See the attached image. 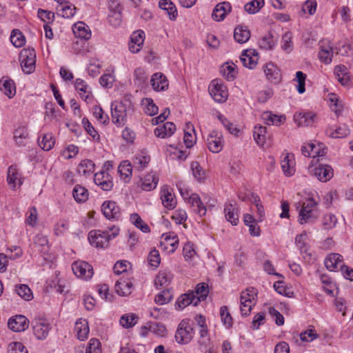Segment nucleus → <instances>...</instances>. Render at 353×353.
Wrapping results in <instances>:
<instances>
[{"label":"nucleus","mask_w":353,"mask_h":353,"mask_svg":"<svg viewBox=\"0 0 353 353\" xmlns=\"http://www.w3.org/2000/svg\"><path fill=\"white\" fill-rule=\"evenodd\" d=\"M73 32L76 37L84 40H88L91 37V31L89 30L88 26L82 21H79L74 24Z\"/></svg>","instance_id":"nucleus-28"},{"label":"nucleus","mask_w":353,"mask_h":353,"mask_svg":"<svg viewBox=\"0 0 353 353\" xmlns=\"http://www.w3.org/2000/svg\"><path fill=\"white\" fill-rule=\"evenodd\" d=\"M195 292L199 297H196L194 305H196L201 300H204L208 296L209 293L208 284L205 283H199L196 287Z\"/></svg>","instance_id":"nucleus-45"},{"label":"nucleus","mask_w":353,"mask_h":353,"mask_svg":"<svg viewBox=\"0 0 353 353\" xmlns=\"http://www.w3.org/2000/svg\"><path fill=\"white\" fill-rule=\"evenodd\" d=\"M342 262V256L339 254L332 253L325 260V265L330 271H334L337 265Z\"/></svg>","instance_id":"nucleus-35"},{"label":"nucleus","mask_w":353,"mask_h":353,"mask_svg":"<svg viewBox=\"0 0 353 353\" xmlns=\"http://www.w3.org/2000/svg\"><path fill=\"white\" fill-rule=\"evenodd\" d=\"M111 234L108 231L92 230L88 234V240L90 244L96 248H104L109 245V241L112 238H115L119 232V229L115 226L110 228Z\"/></svg>","instance_id":"nucleus-2"},{"label":"nucleus","mask_w":353,"mask_h":353,"mask_svg":"<svg viewBox=\"0 0 353 353\" xmlns=\"http://www.w3.org/2000/svg\"><path fill=\"white\" fill-rule=\"evenodd\" d=\"M206 141L209 150L214 153L219 152L223 148V142L221 137L218 136V133L215 131H213L209 135Z\"/></svg>","instance_id":"nucleus-21"},{"label":"nucleus","mask_w":353,"mask_h":353,"mask_svg":"<svg viewBox=\"0 0 353 353\" xmlns=\"http://www.w3.org/2000/svg\"><path fill=\"white\" fill-rule=\"evenodd\" d=\"M158 181L159 179L154 174L149 173L142 180L140 186L143 190L150 191L157 187Z\"/></svg>","instance_id":"nucleus-29"},{"label":"nucleus","mask_w":353,"mask_h":353,"mask_svg":"<svg viewBox=\"0 0 353 353\" xmlns=\"http://www.w3.org/2000/svg\"><path fill=\"white\" fill-rule=\"evenodd\" d=\"M292 34L290 32H285L282 37L281 48L288 53L290 52L293 49L292 43Z\"/></svg>","instance_id":"nucleus-56"},{"label":"nucleus","mask_w":353,"mask_h":353,"mask_svg":"<svg viewBox=\"0 0 353 353\" xmlns=\"http://www.w3.org/2000/svg\"><path fill=\"white\" fill-rule=\"evenodd\" d=\"M176 130V126L172 122H167L154 130V134L159 138L165 139L171 137Z\"/></svg>","instance_id":"nucleus-22"},{"label":"nucleus","mask_w":353,"mask_h":353,"mask_svg":"<svg viewBox=\"0 0 353 353\" xmlns=\"http://www.w3.org/2000/svg\"><path fill=\"white\" fill-rule=\"evenodd\" d=\"M132 283L130 279H120L115 284V291L120 296H128L131 294Z\"/></svg>","instance_id":"nucleus-24"},{"label":"nucleus","mask_w":353,"mask_h":353,"mask_svg":"<svg viewBox=\"0 0 353 353\" xmlns=\"http://www.w3.org/2000/svg\"><path fill=\"white\" fill-rule=\"evenodd\" d=\"M209 92L213 99L216 102L223 103L228 99V92L225 86L219 83L216 80H214L211 82Z\"/></svg>","instance_id":"nucleus-8"},{"label":"nucleus","mask_w":353,"mask_h":353,"mask_svg":"<svg viewBox=\"0 0 353 353\" xmlns=\"http://www.w3.org/2000/svg\"><path fill=\"white\" fill-rule=\"evenodd\" d=\"M281 168L286 176H292L294 173V161L293 156L291 157L290 154H287L286 156L281 161Z\"/></svg>","instance_id":"nucleus-37"},{"label":"nucleus","mask_w":353,"mask_h":353,"mask_svg":"<svg viewBox=\"0 0 353 353\" xmlns=\"http://www.w3.org/2000/svg\"><path fill=\"white\" fill-rule=\"evenodd\" d=\"M264 72L270 81L274 83H278L281 81V71L274 63H267L264 67Z\"/></svg>","instance_id":"nucleus-20"},{"label":"nucleus","mask_w":353,"mask_h":353,"mask_svg":"<svg viewBox=\"0 0 353 353\" xmlns=\"http://www.w3.org/2000/svg\"><path fill=\"white\" fill-rule=\"evenodd\" d=\"M232 10V6L228 1L218 3L213 10L212 17L216 21H223Z\"/></svg>","instance_id":"nucleus-14"},{"label":"nucleus","mask_w":353,"mask_h":353,"mask_svg":"<svg viewBox=\"0 0 353 353\" xmlns=\"http://www.w3.org/2000/svg\"><path fill=\"white\" fill-rule=\"evenodd\" d=\"M32 325L34 334L39 340L45 339L51 329L50 324L43 319H34Z\"/></svg>","instance_id":"nucleus-9"},{"label":"nucleus","mask_w":353,"mask_h":353,"mask_svg":"<svg viewBox=\"0 0 353 353\" xmlns=\"http://www.w3.org/2000/svg\"><path fill=\"white\" fill-rule=\"evenodd\" d=\"M195 301L196 296L194 295L193 292L182 294L179 297L176 303V308L183 309L190 304L194 305Z\"/></svg>","instance_id":"nucleus-36"},{"label":"nucleus","mask_w":353,"mask_h":353,"mask_svg":"<svg viewBox=\"0 0 353 353\" xmlns=\"http://www.w3.org/2000/svg\"><path fill=\"white\" fill-rule=\"evenodd\" d=\"M22 70L30 74L35 70L36 53L33 48L23 49L19 54Z\"/></svg>","instance_id":"nucleus-5"},{"label":"nucleus","mask_w":353,"mask_h":353,"mask_svg":"<svg viewBox=\"0 0 353 353\" xmlns=\"http://www.w3.org/2000/svg\"><path fill=\"white\" fill-rule=\"evenodd\" d=\"M194 133V125L191 123H187L185 125V128L184 129V137L183 141L188 148H192L195 143L196 138L191 133Z\"/></svg>","instance_id":"nucleus-33"},{"label":"nucleus","mask_w":353,"mask_h":353,"mask_svg":"<svg viewBox=\"0 0 353 353\" xmlns=\"http://www.w3.org/2000/svg\"><path fill=\"white\" fill-rule=\"evenodd\" d=\"M151 84L154 90H164L168 87V81L161 73H155L151 78Z\"/></svg>","instance_id":"nucleus-26"},{"label":"nucleus","mask_w":353,"mask_h":353,"mask_svg":"<svg viewBox=\"0 0 353 353\" xmlns=\"http://www.w3.org/2000/svg\"><path fill=\"white\" fill-rule=\"evenodd\" d=\"M264 6V0H253L244 6L245 10L249 14H255Z\"/></svg>","instance_id":"nucleus-49"},{"label":"nucleus","mask_w":353,"mask_h":353,"mask_svg":"<svg viewBox=\"0 0 353 353\" xmlns=\"http://www.w3.org/2000/svg\"><path fill=\"white\" fill-rule=\"evenodd\" d=\"M275 43L276 41L274 40L273 35L271 33H268L261 38L259 42V45L261 49L270 50L273 49L275 46Z\"/></svg>","instance_id":"nucleus-44"},{"label":"nucleus","mask_w":353,"mask_h":353,"mask_svg":"<svg viewBox=\"0 0 353 353\" xmlns=\"http://www.w3.org/2000/svg\"><path fill=\"white\" fill-rule=\"evenodd\" d=\"M172 296L170 290L166 289L155 296L154 301L157 304L164 305L169 303L172 299Z\"/></svg>","instance_id":"nucleus-51"},{"label":"nucleus","mask_w":353,"mask_h":353,"mask_svg":"<svg viewBox=\"0 0 353 353\" xmlns=\"http://www.w3.org/2000/svg\"><path fill=\"white\" fill-rule=\"evenodd\" d=\"M159 6L167 12L171 20H175L177 17V10L174 4L170 0H160Z\"/></svg>","instance_id":"nucleus-32"},{"label":"nucleus","mask_w":353,"mask_h":353,"mask_svg":"<svg viewBox=\"0 0 353 353\" xmlns=\"http://www.w3.org/2000/svg\"><path fill=\"white\" fill-rule=\"evenodd\" d=\"M133 110L130 96L124 97L119 102L111 105L112 121L117 127L123 126L127 121L128 113Z\"/></svg>","instance_id":"nucleus-1"},{"label":"nucleus","mask_w":353,"mask_h":353,"mask_svg":"<svg viewBox=\"0 0 353 353\" xmlns=\"http://www.w3.org/2000/svg\"><path fill=\"white\" fill-rule=\"evenodd\" d=\"M10 41L17 48H21L25 44V37L19 30H13L10 35Z\"/></svg>","instance_id":"nucleus-47"},{"label":"nucleus","mask_w":353,"mask_h":353,"mask_svg":"<svg viewBox=\"0 0 353 353\" xmlns=\"http://www.w3.org/2000/svg\"><path fill=\"white\" fill-rule=\"evenodd\" d=\"M15 292L25 301H30L33 299V294L30 288L25 284H19L15 285Z\"/></svg>","instance_id":"nucleus-38"},{"label":"nucleus","mask_w":353,"mask_h":353,"mask_svg":"<svg viewBox=\"0 0 353 353\" xmlns=\"http://www.w3.org/2000/svg\"><path fill=\"white\" fill-rule=\"evenodd\" d=\"M28 136V130L24 127H19L14 132V139L19 146L23 145L24 139Z\"/></svg>","instance_id":"nucleus-48"},{"label":"nucleus","mask_w":353,"mask_h":353,"mask_svg":"<svg viewBox=\"0 0 353 353\" xmlns=\"http://www.w3.org/2000/svg\"><path fill=\"white\" fill-rule=\"evenodd\" d=\"M54 143V139L51 134H45L42 137V140L41 141L39 140L40 147L46 151L51 150L53 148Z\"/></svg>","instance_id":"nucleus-52"},{"label":"nucleus","mask_w":353,"mask_h":353,"mask_svg":"<svg viewBox=\"0 0 353 353\" xmlns=\"http://www.w3.org/2000/svg\"><path fill=\"white\" fill-rule=\"evenodd\" d=\"M93 115L94 117L103 124L108 123L109 117L107 114H104V112L101 107L94 106L93 108Z\"/></svg>","instance_id":"nucleus-61"},{"label":"nucleus","mask_w":353,"mask_h":353,"mask_svg":"<svg viewBox=\"0 0 353 353\" xmlns=\"http://www.w3.org/2000/svg\"><path fill=\"white\" fill-rule=\"evenodd\" d=\"M194 330L189 319H183L179 324L175 339L178 343L187 344L193 339Z\"/></svg>","instance_id":"nucleus-4"},{"label":"nucleus","mask_w":353,"mask_h":353,"mask_svg":"<svg viewBox=\"0 0 353 353\" xmlns=\"http://www.w3.org/2000/svg\"><path fill=\"white\" fill-rule=\"evenodd\" d=\"M334 74L336 76L338 81L342 85H347L349 81V76L347 68L345 65H336L334 68Z\"/></svg>","instance_id":"nucleus-42"},{"label":"nucleus","mask_w":353,"mask_h":353,"mask_svg":"<svg viewBox=\"0 0 353 353\" xmlns=\"http://www.w3.org/2000/svg\"><path fill=\"white\" fill-rule=\"evenodd\" d=\"M317 205L318 203L312 197L303 203L298 216V221L301 225L312 223L318 219L319 212L316 208Z\"/></svg>","instance_id":"nucleus-3"},{"label":"nucleus","mask_w":353,"mask_h":353,"mask_svg":"<svg viewBox=\"0 0 353 353\" xmlns=\"http://www.w3.org/2000/svg\"><path fill=\"white\" fill-rule=\"evenodd\" d=\"M316 114L308 112H299L296 113L294 116V121L298 124V125H305L309 126L312 125L316 121Z\"/></svg>","instance_id":"nucleus-19"},{"label":"nucleus","mask_w":353,"mask_h":353,"mask_svg":"<svg viewBox=\"0 0 353 353\" xmlns=\"http://www.w3.org/2000/svg\"><path fill=\"white\" fill-rule=\"evenodd\" d=\"M250 31L245 25L237 26L234 30V38L239 43H246L250 38Z\"/></svg>","instance_id":"nucleus-23"},{"label":"nucleus","mask_w":353,"mask_h":353,"mask_svg":"<svg viewBox=\"0 0 353 353\" xmlns=\"http://www.w3.org/2000/svg\"><path fill=\"white\" fill-rule=\"evenodd\" d=\"M74 330L79 340L84 341L88 338L89 334V327L88 323L85 319H79L76 322Z\"/></svg>","instance_id":"nucleus-27"},{"label":"nucleus","mask_w":353,"mask_h":353,"mask_svg":"<svg viewBox=\"0 0 353 353\" xmlns=\"http://www.w3.org/2000/svg\"><path fill=\"white\" fill-rule=\"evenodd\" d=\"M224 211L226 220L232 225H236L239 222V214L238 209L235 208V205L230 202L226 203Z\"/></svg>","instance_id":"nucleus-25"},{"label":"nucleus","mask_w":353,"mask_h":353,"mask_svg":"<svg viewBox=\"0 0 353 353\" xmlns=\"http://www.w3.org/2000/svg\"><path fill=\"white\" fill-rule=\"evenodd\" d=\"M319 181L327 182L333 176V169L327 164L320 163L310 171Z\"/></svg>","instance_id":"nucleus-10"},{"label":"nucleus","mask_w":353,"mask_h":353,"mask_svg":"<svg viewBox=\"0 0 353 353\" xmlns=\"http://www.w3.org/2000/svg\"><path fill=\"white\" fill-rule=\"evenodd\" d=\"M108 19L109 23L111 26H112L114 27H117L121 23L122 12H119V11L110 12L108 14Z\"/></svg>","instance_id":"nucleus-60"},{"label":"nucleus","mask_w":353,"mask_h":353,"mask_svg":"<svg viewBox=\"0 0 353 353\" xmlns=\"http://www.w3.org/2000/svg\"><path fill=\"white\" fill-rule=\"evenodd\" d=\"M101 211L108 219H119L121 216L119 207L112 201H104L101 206Z\"/></svg>","instance_id":"nucleus-11"},{"label":"nucleus","mask_w":353,"mask_h":353,"mask_svg":"<svg viewBox=\"0 0 353 353\" xmlns=\"http://www.w3.org/2000/svg\"><path fill=\"white\" fill-rule=\"evenodd\" d=\"M58 14L64 18H71L75 14L76 7L74 5L69 4L68 2L60 4L57 8Z\"/></svg>","instance_id":"nucleus-34"},{"label":"nucleus","mask_w":353,"mask_h":353,"mask_svg":"<svg viewBox=\"0 0 353 353\" xmlns=\"http://www.w3.org/2000/svg\"><path fill=\"white\" fill-rule=\"evenodd\" d=\"M8 353H28L25 346L19 342H14L10 344Z\"/></svg>","instance_id":"nucleus-64"},{"label":"nucleus","mask_w":353,"mask_h":353,"mask_svg":"<svg viewBox=\"0 0 353 353\" xmlns=\"http://www.w3.org/2000/svg\"><path fill=\"white\" fill-rule=\"evenodd\" d=\"M0 90L10 99L16 93L14 82L11 79H1Z\"/></svg>","instance_id":"nucleus-30"},{"label":"nucleus","mask_w":353,"mask_h":353,"mask_svg":"<svg viewBox=\"0 0 353 353\" xmlns=\"http://www.w3.org/2000/svg\"><path fill=\"white\" fill-rule=\"evenodd\" d=\"M94 163L90 159H84L77 166V172L79 174L87 175L93 172Z\"/></svg>","instance_id":"nucleus-39"},{"label":"nucleus","mask_w":353,"mask_h":353,"mask_svg":"<svg viewBox=\"0 0 353 353\" xmlns=\"http://www.w3.org/2000/svg\"><path fill=\"white\" fill-rule=\"evenodd\" d=\"M8 325L14 332H22L28 328V319L25 316L17 315L10 319Z\"/></svg>","instance_id":"nucleus-17"},{"label":"nucleus","mask_w":353,"mask_h":353,"mask_svg":"<svg viewBox=\"0 0 353 353\" xmlns=\"http://www.w3.org/2000/svg\"><path fill=\"white\" fill-rule=\"evenodd\" d=\"M100 345L101 343L98 339H90L86 347L85 353H101V349L99 348Z\"/></svg>","instance_id":"nucleus-63"},{"label":"nucleus","mask_w":353,"mask_h":353,"mask_svg":"<svg viewBox=\"0 0 353 353\" xmlns=\"http://www.w3.org/2000/svg\"><path fill=\"white\" fill-rule=\"evenodd\" d=\"M263 119L267 125H279L284 122L285 117L283 116H278L271 112H266L263 114Z\"/></svg>","instance_id":"nucleus-41"},{"label":"nucleus","mask_w":353,"mask_h":353,"mask_svg":"<svg viewBox=\"0 0 353 353\" xmlns=\"http://www.w3.org/2000/svg\"><path fill=\"white\" fill-rule=\"evenodd\" d=\"M161 199L163 205L168 210H172L176 205L175 196L172 193V190L168 185H164L162 188L161 191Z\"/></svg>","instance_id":"nucleus-13"},{"label":"nucleus","mask_w":353,"mask_h":353,"mask_svg":"<svg viewBox=\"0 0 353 353\" xmlns=\"http://www.w3.org/2000/svg\"><path fill=\"white\" fill-rule=\"evenodd\" d=\"M74 87L76 90L79 92L81 97L86 100L88 97V95H85L87 92V85L85 81L81 79H77L74 83Z\"/></svg>","instance_id":"nucleus-59"},{"label":"nucleus","mask_w":353,"mask_h":353,"mask_svg":"<svg viewBox=\"0 0 353 353\" xmlns=\"http://www.w3.org/2000/svg\"><path fill=\"white\" fill-rule=\"evenodd\" d=\"M73 197L77 202L82 203L88 199V191L80 185H77L72 191Z\"/></svg>","instance_id":"nucleus-40"},{"label":"nucleus","mask_w":353,"mask_h":353,"mask_svg":"<svg viewBox=\"0 0 353 353\" xmlns=\"http://www.w3.org/2000/svg\"><path fill=\"white\" fill-rule=\"evenodd\" d=\"M138 319L135 314H123L120 319V323L125 328H130L137 324Z\"/></svg>","instance_id":"nucleus-46"},{"label":"nucleus","mask_w":353,"mask_h":353,"mask_svg":"<svg viewBox=\"0 0 353 353\" xmlns=\"http://www.w3.org/2000/svg\"><path fill=\"white\" fill-rule=\"evenodd\" d=\"M350 134V130L345 124H343L337 128L334 131L330 132L329 136L332 138H343Z\"/></svg>","instance_id":"nucleus-57"},{"label":"nucleus","mask_w":353,"mask_h":353,"mask_svg":"<svg viewBox=\"0 0 353 353\" xmlns=\"http://www.w3.org/2000/svg\"><path fill=\"white\" fill-rule=\"evenodd\" d=\"M150 158L147 155H138L133 159V163L139 169L143 170L149 163Z\"/></svg>","instance_id":"nucleus-58"},{"label":"nucleus","mask_w":353,"mask_h":353,"mask_svg":"<svg viewBox=\"0 0 353 353\" xmlns=\"http://www.w3.org/2000/svg\"><path fill=\"white\" fill-rule=\"evenodd\" d=\"M181 195L184 199H188V203L191 204L193 211L200 216H204L206 213V208L202 203L199 196L196 194H189L186 190L179 189Z\"/></svg>","instance_id":"nucleus-6"},{"label":"nucleus","mask_w":353,"mask_h":353,"mask_svg":"<svg viewBox=\"0 0 353 353\" xmlns=\"http://www.w3.org/2000/svg\"><path fill=\"white\" fill-rule=\"evenodd\" d=\"M145 38V32L139 30L132 33L129 43V50L132 53H137L140 51L143 44Z\"/></svg>","instance_id":"nucleus-16"},{"label":"nucleus","mask_w":353,"mask_h":353,"mask_svg":"<svg viewBox=\"0 0 353 353\" xmlns=\"http://www.w3.org/2000/svg\"><path fill=\"white\" fill-rule=\"evenodd\" d=\"M74 274L79 278L89 280L93 275V268L85 261H75L72 265Z\"/></svg>","instance_id":"nucleus-7"},{"label":"nucleus","mask_w":353,"mask_h":353,"mask_svg":"<svg viewBox=\"0 0 353 353\" xmlns=\"http://www.w3.org/2000/svg\"><path fill=\"white\" fill-rule=\"evenodd\" d=\"M336 223V217L332 214H325L322 219V226L325 230H328L334 228Z\"/></svg>","instance_id":"nucleus-55"},{"label":"nucleus","mask_w":353,"mask_h":353,"mask_svg":"<svg viewBox=\"0 0 353 353\" xmlns=\"http://www.w3.org/2000/svg\"><path fill=\"white\" fill-rule=\"evenodd\" d=\"M240 60L245 68L253 69L258 63V52L252 49L243 50Z\"/></svg>","instance_id":"nucleus-12"},{"label":"nucleus","mask_w":353,"mask_h":353,"mask_svg":"<svg viewBox=\"0 0 353 353\" xmlns=\"http://www.w3.org/2000/svg\"><path fill=\"white\" fill-rule=\"evenodd\" d=\"M267 134V128L265 126H256L253 132V137L256 142L259 145H263L265 143Z\"/></svg>","instance_id":"nucleus-43"},{"label":"nucleus","mask_w":353,"mask_h":353,"mask_svg":"<svg viewBox=\"0 0 353 353\" xmlns=\"http://www.w3.org/2000/svg\"><path fill=\"white\" fill-rule=\"evenodd\" d=\"M191 170L194 176L199 182H203L205 179V170L201 167L199 163L194 161L191 163Z\"/></svg>","instance_id":"nucleus-50"},{"label":"nucleus","mask_w":353,"mask_h":353,"mask_svg":"<svg viewBox=\"0 0 353 353\" xmlns=\"http://www.w3.org/2000/svg\"><path fill=\"white\" fill-rule=\"evenodd\" d=\"M220 315L221 321L224 325H225L228 328L231 327L233 325V321L227 306L224 305L221 307Z\"/></svg>","instance_id":"nucleus-54"},{"label":"nucleus","mask_w":353,"mask_h":353,"mask_svg":"<svg viewBox=\"0 0 353 353\" xmlns=\"http://www.w3.org/2000/svg\"><path fill=\"white\" fill-rule=\"evenodd\" d=\"M94 181L96 185L101 187L103 190L109 191L113 187V183L108 172L101 171L94 174Z\"/></svg>","instance_id":"nucleus-15"},{"label":"nucleus","mask_w":353,"mask_h":353,"mask_svg":"<svg viewBox=\"0 0 353 353\" xmlns=\"http://www.w3.org/2000/svg\"><path fill=\"white\" fill-rule=\"evenodd\" d=\"M235 65H229L228 63L226 65H223L221 72L223 76L229 81H233L236 77Z\"/></svg>","instance_id":"nucleus-53"},{"label":"nucleus","mask_w":353,"mask_h":353,"mask_svg":"<svg viewBox=\"0 0 353 353\" xmlns=\"http://www.w3.org/2000/svg\"><path fill=\"white\" fill-rule=\"evenodd\" d=\"M173 275L170 272L161 271L157 275L154 284L158 287H167L172 281Z\"/></svg>","instance_id":"nucleus-31"},{"label":"nucleus","mask_w":353,"mask_h":353,"mask_svg":"<svg viewBox=\"0 0 353 353\" xmlns=\"http://www.w3.org/2000/svg\"><path fill=\"white\" fill-rule=\"evenodd\" d=\"M320 51L319 52V57L321 62L327 64L332 61L333 54L332 47L328 41H321L319 43Z\"/></svg>","instance_id":"nucleus-18"},{"label":"nucleus","mask_w":353,"mask_h":353,"mask_svg":"<svg viewBox=\"0 0 353 353\" xmlns=\"http://www.w3.org/2000/svg\"><path fill=\"white\" fill-rule=\"evenodd\" d=\"M38 17L46 23V24H49L52 23L54 18V14L52 12L45 10L42 9H39L38 10Z\"/></svg>","instance_id":"nucleus-62"}]
</instances>
